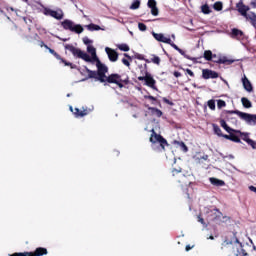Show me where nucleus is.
I'll list each match as a JSON object with an SVG mask.
<instances>
[{"label":"nucleus","mask_w":256,"mask_h":256,"mask_svg":"<svg viewBox=\"0 0 256 256\" xmlns=\"http://www.w3.org/2000/svg\"><path fill=\"white\" fill-rule=\"evenodd\" d=\"M95 61H96V67H97L96 73H98V81H100V83L114 84V85H117L119 89H123L125 85H129V83H131L129 76H126L125 78H123V76L117 73H112L107 76V73H109V67L103 64L99 59Z\"/></svg>","instance_id":"nucleus-1"},{"label":"nucleus","mask_w":256,"mask_h":256,"mask_svg":"<svg viewBox=\"0 0 256 256\" xmlns=\"http://www.w3.org/2000/svg\"><path fill=\"white\" fill-rule=\"evenodd\" d=\"M150 133L149 141L152 143V147H155L156 143H159L160 147L158 149H160V151H165V147H169L167 139H165L161 134H157L155 129H151Z\"/></svg>","instance_id":"nucleus-2"},{"label":"nucleus","mask_w":256,"mask_h":256,"mask_svg":"<svg viewBox=\"0 0 256 256\" xmlns=\"http://www.w3.org/2000/svg\"><path fill=\"white\" fill-rule=\"evenodd\" d=\"M65 49H67V51H70V53H72L74 57H77L78 59H82L83 61H86V63H91V61H93V59H91V56H89L87 52H83L81 49L76 48L71 44H66Z\"/></svg>","instance_id":"nucleus-3"},{"label":"nucleus","mask_w":256,"mask_h":256,"mask_svg":"<svg viewBox=\"0 0 256 256\" xmlns=\"http://www.w3.org/2000/svg\"><path fill=\"white\" fill-rule=\"evenodd\" d=\"M171 177H173V179L176 183H180L181 187L188 186L190 183L187 176H185V174H183V169L181 167L173 168L171 170Z\"/></svg>","instance_id":"nucleus-4"},{"label":"nucleus","mask_w":256,"mask_h":256,"mask_svg":"<svg viewBox=\"0 0 256 256\" xmlns=\"http://www.w3.org/2000/svg\"><path fill=\"white\" fill-rule=\"evenodd\" d=\"M61 26L65 31H71L72 33H77L78 35H81L83 33L84 29L81 24H75L73 21L69 19H65L61 22Z\"/></svg>","instance_id":"nucleus-5"},{"label":"nucleus","mask_w":256,"mask_h":256,"mask_svg":"<svg viewBox=\"0 0 256 256\" xmlns=\"http://www.w3.org/2000/svg\"><path fill=\"white\" fill-rule=\"evenodd\" d=\"M49 251H47V248L38 247L35 249V251H25V252H15L13 254H10V256H43L47 255Z\"/></svg>","instance_id":"nucleus-6"},{"label":"nucleus","mask_w":256,"mask_h":256,"mask_svg":"<svg viewBox=\"0 0 256 256\" xmlns=\"http://www.w3.org/2000/svg\"><path fill=\"white\" fill-rule=\"evenodd\" d=\"M145 76H139L138 81H145V85L147 87H150V89H153L154 91H158L157 89V81L153 79V75L149 73L147 70H145Z\"/></svg>","instance_id":"nucleus-7"},{"label":"nucleus","mask_w":256,"mask_h":256,"mask_svg":"<svg viewBox=\"0 0 256 256\" xmlns=\"http://www.w3.org/2000/svg\"><path fill=\"white\" fill-rule=\"evenodd\" d=\"M227 113H229L230 115H239V117L243 119V121H246L248 125H253V121L255 120V117H256V114H249V113L241 112L239 110H230V111H227Z\"/></svg>","instance_id":"nucleus-8"},{"label":"nucleus","mask_w":256,"mask_h":256,"mask_svg":"<svg viewBox=\"0 0 256 256\" xmlns=\"http://www.w3.org/2000/svg\"><path fill=\"white\" fill-rule=\"evenodd\" d=\"M234 133L241 137L242 141H245L252 149H256V142L249 138V133L241 132V130H235Z\"/></svg>","instance_id":"nucleus-9"},{"label":"nucleus","mask_w":256,"mask_h":256,"mask_svg":"<svg viewBox=\"0 0 256 256\" xmlns=\"http://www.w3.org/2000/svg\"><path fill=\"white\" fill-rule=\"evenodd\" d=\"M70 111L73 113V115L76 117V118H79V117H85L87 115H89V113H91V109L90 108H85V107H82V110H79V108H75L73 110V106H70Z\"/></svg>","instance_id":"nucleus-10"},{"label":"nucleus","mask_w":256,"mask_h":256,"mask_svg":"<svg viewBox=\"0 0 256 256\" xmlns=\"http://www.w3.org/2000/svg\"><path fill=\"white\" fill-rule=\"evenodd\" d=\"M236 8L238 13H240V15L242 17H244L245 19L248 17L249 13H247L251 8L247 5H245L243 3V0H240L237 4H236Z\"/></svg>","instance_id":"nucleus-11"},{"label":"nucleus","mask_w":256,"mask_h":256,"mask_svg":"<svg viewBox=\"0 0 256 256\" xmlns=\"http://www.w3.org/2000/svg\"><path fill=\"white\" fill-rule=\"evenodd\" d=\"M51 55H54L58 61H61L66 67H70L71 69H75V65L71 62H67V60L63 59L59 53H56L53 49L50 47L46 48Z\"/></svg>","instance_id":"nucleus-12"},{"label":"nucleus","mask_w":256,"mask_h":256,"mask_svg":"<svg viewBox=\"0 0 256 256\" xmlns=\"http://www.w3.org/2000/svg\"><path fill=\"white\" fill-rule=\"evenodd\" d=\"M202 78L203 79H218L219 73H217L211 69H203L202 70Z\"/></svg>","instance_id":"nucleus-13"},{"label":"nucleus","mask_w":256,"mask_h":256,"mask_svg":"<svg viewBox=\"0 0 256 256\" xmlns=\"http://www.w3.org/2000/svg\"><path fill=\"white\" fill-rule=\"evenodd\" d=\"M105 51L108 55L109 61H111L112 63H115L116 61H118L119 53H117V51H115L114 49L109 48V47H106Z\"/></svg>","instance_id":"nucleus-14"},{"label":"nucleus","mask_w":256,"mask_h":256,"mask_svg":"<svg viewBox=\"0 0 256 256\" xmlns=\"http://www.w3.org/2000/svg\"><path fill=\"white\" fill-rule=\"evenodd\" d=\"M217 219H221V211H219V209H213L208 212L207 220L209 222L217 221Z\"/></svg>","instance_id":"nucleus-15"},{"label":"nucleus","mask_w":256,"mask_h":256,"mask_svg":"<svg viewBox=\"0 0 256 256\" xmlns=\"http://www.w3.org/2000/svg\"><path fill=\"white\" fill-rule=\"evenodd\" d=\"M154 39H156V41H159V43H171V38H167L165 37V35H163V33H152Z\"/></svg>","instance_id":"nucleus-16"},{"label":"nucleus","mask_w":256,"mask_h":256,"mask_svg":"<svg viewBox=\"0 0 256 256\" xmlns=\"http://www.w3.org/2000/svg\"><path fill=\"white\" fill-rule=\"evenodd\" d=\"M214 63H218V65H233L235 63V60L228 59L227 57H220L217 58V60H213Z\"/></svg>","instance_id":"nucleus-17"},{"label":"nucleus","mask_w":256,"mask_h":256,"mask_svg":"<svg viewBox=\"0 0 256 256\" xmlns=\"http://www.w3.org/2000/svg\"><path fill=\"white\" fill-rule=\"evenodd\" d=\"M229 135H224V139H228V141H233V143H241V138L235 132H228Z\"/></svg>","instance_id":"nucleus-18"},{"label":"nucleus","mask_w":256,"mask_h":256,"mask_svg":"<svg viewBox=\"0 0 256 256\" xmlns=\"http://www.w3.org/2000/svg\"><path fill=\"white\" fill-rule=\"evenodd\" d=\"M242 84H243L245 91H248V93H251V91H253V85L251 84V81H249L247 76H244L242 78Z\"/></svg>","instance_id":"nucleus-19"},{"label":"nucleus","mask_w":256,"mask_h":256,"mask_svg":"<svg viewBox=\"0 0 256 256\" xmlns=\"http://www.w3.org/2000/svg\"><path fill=\"white\" fill-rule=\"evenodd\" d=\"M148 111H150V115L152 117H163V111L159 110L158 108L155 107H148Z\"/></svg>","instance_id":"nucleus-20"},{"label":"nucleus","mask_w":256,"mask_h":256,"mask_svg":"<svg viewBox=\"0 0 256 256\" xmlns=\"http://www.w3.org/2000/svg\"><path fill=\"white\" fill-rule=\"evenodd\" d=\"M243 31L237 29V28H233L232 32H231V36L233 39H243Z\"/></svg>","instance_id":"nucleus-21"},{"label":"nucleus","mask_w":256,"mask_h":256,"mask_svg":"<svg viewBox=\"0 0 256 256\" xmlns=\"http://www.w3.org/2000/svg\"><path fill=\"white\" fill-rule=\"evenodd\" d=\"M204 59L206 61H213V59H217V54H213L211 50L204 51Z\"/></svg>","instance_id":"nucleus-22"},{"label":"nucleus","mask_w":256,"mask_h":256,"mask_svg":"<svg viewBox=\"0 0 256 256\" xmlns=\"http://www.w3.org/2000/svg\"><path fill=\"white\" fill-rule=\"evenodd\" d=\"M86 73H88V79H96L97 81H99V74L97 73V71L86 68Z\"/></svg>","instance_id":"nucleus-23"},{"label":"nucleus","mask_w":256,"mask_h":256,"mask_svg":"<svg viewBox=\"0 0 256 256\" xmlns=\"http://www.w3.org/2000/svg\"><path fill=\"white\" fill-rule=\"evenodd\" d=\"M87 51L90 53V55H92V59L93 61H96L97 59H99L97 57V50L95 49V47L88 45L87 46Z\"/></svg>","instance_id":"nucleus-24"},{"label":"nucleus","mask_w":256,"mask_h":256,"mask_svg":"<svg viewBox=\"0 0 256 256\" xmlns=\"http://www.w3.org/2000/svg\"><path fill=\"white\" fill-rule=\"evenodd\" d=\"M209 181L212 185H215V187H223V185H225V181L219 180L217 178L212 177L209 179Z\"/></svg>","instance_id":"nucleus-25"},{"label":"nucleus","mask_w":256,"mask_h":256,"mask_svg":"<svg viewBox=\"0 0 256 256\" xmlns=\"http://www.w3.org/2000/svg\"><path fill=\"white\" fill-rule=\"evenodd\" d=\"M50 17H53L54 19L61 21V19H63L64 17V14H63V11L58 12V11L52 10V14L50 15Z\"/></svg>","instance_id":"nucleus-26"},{"label":"nucleus","mask_w":256,"mask_h":256,"mask_svg":"<svg viewBox=\"0 0 256 256\" xmlns=\"http://www.w3.org/2000/svg\"><path fill=\"white\" fill-rule=\"evenodd\" d=\"M220 125H221V127L223 128V129H225L226 131H227V133H231V132H233V133H235V129H233V128H231V127H229L228 125H227V122L225 121V120H220Z\"/></svg>","instance_id":"nucleus-27"},{"label":"nucleus","mask_w":256,"mask_h":256,"mask_svg":"<svg viewBox=\"0 0 256 256\" xmlns=\"http://www.w3.org/2000/svg\"><path fill=\"white\" fill-rule=\"evenodd\" d=\"M246 21H250L251 25H253V27H256V14L254 12H250L248 17L246 18Z\"/></svg>","instance_id":"nucleus-28"},{"label":"nucleus","mask_w":256,"mask_h":256,"mask_svg":"<svg viewBox=\"0 0 256 256\" xmlns=\"http://www.w3.org/2000/svg\"><path fill=\"white\" fill-rule=\"evenodd\" d=\"M213 129H214V133L216 135H218V137L225 138V135H227V134H223V131L221 130V128L217 124L213 125Z\"/></svg>","instance_id":"nucleus-29"},{"label":"nucleus","mask_w":256,"mask_h":256,"mask_svg":"<svg viewBox=\"0 0 256 256\" xmlns=\"http://www.w3.org/2000/svg\"><path fill=\"white\" fill-rule=\"evenodd\" d=\"M174 145H178V147H180V149L182 151H184V153H187V151H189V148L187 147L185 142H179V141L175 140Z\"/></svg>","instance_id":"nucleus-30"},{"label":"nucleus","mask_w":256,"mask_h":256,"mask_svg":"<svg viewBox=\"0 0 256 256\" xmlns=\"http://www.w3.org/2000/svg\"><path fill=\"white\" fill-rule=\"evenodd\" d=\"M241 103H242L243 107H245V109H251V107L253 106L251 104V101L245 97L241 98Z\"/></svg>","instance_id":"nucleus-31"},{"label":"nucleus","mask_w":256,"mask_h":256,"mask_svg":"<svg viewBox=\"0 0 256 256\" xmlns=\"http://www.w3.org/2000/svg\"><path fill=\"white\" fill-rule=\"evenodd\" d=\"M201 11L204 13V15H209V13H211V8L208 4H204L201 6Z\"/></svg>","instance_id":"nucleus-32"},{"label":"nucleus","mask_w":256,"mask_h":256,"mask_svg":"<svg viewBox=\"0 0 256 256\" xmlns=\"http://www.w3.org/2000/svg\"><path fill=\"white\" fill-rule=\"evenodd\" d=\"M87 28L89 29V31H101V26L97 24H89Z\"/></svg>","instance_id":"nucleus-33"},{"label":"nucleus","mask_w":256,"mask_h":256,"mask_svg":"<svg viewBox=\"0 0 256 256\" xmlns=\"http://www.w3.org/2000/svg\"><path fill=\"white\" fill-rule=\"evenodd\" d=\"M139 7H141V1L134 0L130 6V9L135 10V9H139Z\"/></svg>","instance_id":"nucleus-34"},{"label":"nucleus","mask_w":256,"mask_h":256,"mask_svg":"<svg viewBox=\"0 0 256 256\" xmlns=\"http://www.w3.org/2000/svg\"><path fill=\"white\" fill-rule=\"evenodd\" d=\"M214 10L215 11H223V2H215Z\"/></svg>","instance_id":"nucleus-35"},{"label":"nucleus","mask_w":256,"mask_h":256,"mask_svg":"<svg viewBox=\"0 0 256 256\" xmlns=\"http://www.w3.org/2000/svg\"><path fill=\"white\" fill-rule=\"evenodd\" d=\"M42 13H43V15L51 17L53 10L51 8L44 7L42 10Z\"/></svg>","instance_id":"nucleus-36"},{"label":"nucleus","mask_w":256,"mask_h":256,"mask_svg":"<svg viewBox=\"0 0 256 256\" xmlns=\"http://www.w3.org/2000/svg\"><path fill=\"white\" fill-rule=\"evenodd\" d=\"M151 62L155 65H161V58H159V56L153 55V57L151 58Z\"/></svg>","instance_id":"nucleus-37"},{"label":"nucleus","mask_w":256,"mask_h":256,"mask_svg":"<svg viewBox=\"0 0 256 256\" xmlns=\"http://www.w3.org/2000/svg\"><path fill=\"white\" fill-rule=\"evenodd\" d=\"M118 49L120 50V51H125V52H127V51H129V45H127V44H119L118 45Z\"/></svg>","instance_id":"nucleus-38"},{"label":"nucleus","mask_w":256,"mask_h":256,"mask_svg":"<svg viewBox=\"0 0 256 256\" xmlns=\"http://www.w3.org/2000/svg\"><path fill=\"white\" fill-rule=\"evenodd\" d=\"M217 107L218 109H223V107H227V103L224 100H218Z\"/></svg>","instance_id":"nucleus-39"},{"label":"nucleus","mask_w":256,"mask_h":256,"mask_svg":"<svg viewBox=\"0 0 256 256\" xmlns=\"http://www.w3.org/2000/svg\"><path fill=\"white\" fill-rule=\"evenodd\" d=\"M207 104H208V107H209V109H211V111H215V100H209L208 102H207Z\"/></svg>","instance_id":"nucleus-40"},{"label":"nucleus","mask_w":256,"mask_h":256,"mask_svg":"<svg viewBox=\"0 0 256 256\" xmlns=\"http://www.w3.org/2000/svg\"><path fill=\"white\" fill-rule=\"evenodd\" d=\"M151 15H153L154 17H157V15H159V8H157V6L151 8Z\"/></svg>","instance_id":"nucleus-41"},{"label":"nucleus","mask_w":256,"mask_h":256,"mask_svg":"<svg viewBox=\"0 0 256 256\" xmlns=\"http://www.w3.org/2000/svg\"><path fill=\"white\" fill-rule=\"evenodd\" d=\"M148 7L152 9L153 7H157V1L155 0H148Z\"/></svg>","instance_id":"nucleus-42"},{"label":"nucleus","mask_w":256,"mask_h":256,"mask_svg":"<svg viewBox=\"0 0 256 256\" xmlns=\"http://www.w3.org/2000/svg\"><path fill=\"white\" fill-rule=\"evenodd\" d=\"M163 103H166V105H170L171 107H173V105H175V103H173V101H170L169 99L163 97L162 98Z\"/></svg>","instance_id":"nucleus-43"},{"label":"nucleus","mask_w":256,"mask_h":256,"mask_svg":"<svg viewBox=\"0 0 256 256\" xmlns=\"http://www.w3.org/2000/svg\"><path fill=\"white\" fill-rule=\"evenodd\" d=\"M138 29L140 31H147V25H145L144 23H138Z\"/></svg>","instance_id":"nucleus-44"},{"label":"nucleus","mask_w":256,"mask_h":256,"mask_svg":"<svg viewBox=\"0 0 256 256\" xmlns=\"http://www.w3.org/2000/svg\"><path fill=\"white\" fill-rule=\"evenodd\" d=\"M84 45H91L93 43V40L89 39L88 37L83 38Z\"/></svg>","instance_id":"nucleus-45"},{"label":"nucleus","mask_w":256,"mask_h":256,"mask_svg":"<svg viewBox=\"0 0 256 256\" xmlns=\"http://www.w3.org/2000/svg\"><path fill=\"white\" fill-rule=\"evenodd\" d=\"M167 45L172 46L173 49H175V51H178V50H179V46H177L176 44H174L171 39H170V43H167Z\"/></svg>","instance_id":"nucleus-46"},{"label":"nucleus","mask_w":256,"mask_h":256,"mask_svg":"<svg viewBox=\"0 0 256 256\" xmlns=\"http://www.w3.org/2000/svg\"><path fill=\"white\" fill-rule=\"evenodd\" d=\"M122 63L123 65H125L126 67H131V63L129 62V60H127L126 58L122 59Z\"/></svg>","instance_id":"nucleus-47"},{"label":"nucleus","mask_w":256,"mask_h":256,"mask_svg":"<svg viewBox=\"0 0 256 256\" xmlns=\"http://www.w3.org/2000/svg\"><path fill=\"white\" fill-rule=\"evenodd\" d=\"M144 99H149L150 101H157V98H155V96H151V95H145Z\"/></svg>","instance_id":"nucleus-48"},{"label":"nucleus","mask_w":256,"mask_h":256,"mask_svg":"<svg viewBox=\"0 0 256 256\" xmlns=\"http://www.w3.org/2000/svg\"><path fill=\"white\" fill-rule=\"evenodd\" d=\"M185 71L190 77H195V73H193V70L187 68Z\"/></svg>","instance_id":"nucleus-49"},{"label":"nucleus","mask_w":256,"mask_h":256,"mask_svg":"<svg viewBox=\"0 0 256 256\" xmlns=\"http://www.w3.org/2000/svg\"><path fill=\"white\" fill-rule=\"evenodd\" d=\"M198 221L201 225H205V220L201 216H198Z\"/></svg>","instance_id":"nucleus-50"},{"label":"nucleus","mask_w":256,"mask_h":256,"mask_svg":"<svg viewBox=\"0 0 256 256\" xmlns=\"http://www.w3.org/2000/svg\"><path fill=\"white\" fill-rule=\"evenodd\" d=\"M173 75H174V77L179 78V77H181V72H179V71H174Z\"/></svg>","instance_id":"nucleus-51"},{"label":"nucleus","mask_w":256,"mask_h":256,"mask_svg":"<svg viewBox=\"0 0 256 256\" xmlns=\"http://www.w3.org/2000/svg\"><path fill=\"white\" fill-rule=\"evenodd\" d=\"M40 47H45V49H49V46H47L46 43L43 41L40 42Z\"/></svg>","instance_id":"nucleus-52"},{"label":"nucleus","mask_w":256,"mask_h":256,"mask_svg":"<svg viewBox=\"0 0 256 256\" xmlns=\"http://www.w3.org/2000/svg\"><path fill=\"white\" fill-rule=\"evenodd\" d=\"M250 5H251L254 9H256V0H253V1L250 3Z\"/></svg>","instance_id":"nucleus-53"},{"label":"nucleus","mask_w":256,"mask_h":256,"mask_svg":"<svg viewBox=\"0 0 256 256\" xmlns=\"http://www.w3.org/2000/svg\"><path fill=\"white\" fill-rule=\"evenodd\" d=\"M178 53H180V55H185V51H183V49H181V48H178Z\"/></svg>","instance_id":"nucleus-54"},{"label":"nucleus","mask_w":256,"mask_h":256,"mask_svg":"<svg viewBox=\"0 0 256 256\" xmlns=\"http://www.w3.org/2000/svg\"><path fill=\"white\" fill-rule=\"evenodd\" d=\"M249 189H250V191H253L254 193H256V187L255 186H250Z\"/></svg>","instance_id":"nucleus-55"},{"label":"nucleus","mask_w":256,"mask_h":256,"mask_svg":"<svg viewBox=\"0 0 256 256\" xmlns=\"http://www.w3.org/2000/svg\"><path fill=\"white\" fill-rule=\"evenodd\" d=\"M191 249H193V247H191L190 245L186 246V251H191Z\"/></svg>","instance_id":"nucleus-56"},{"label":"nucleus","mask_w":256,"mask_h":256,"mask_svg":"<svg viewBox=\"0 0 256 256\" xmlns=\"http://www.w3.org/2000/svg\"><path fill=\"white\" fill-rule=\"evenodd\" d=\"M124 57H127V59H129V61H131V56H129V54H124Z\"/></svg>","instance_id":"nucleus-57"},{"label":"nucleus","mask_w":256,"mask_h":256,"mask_svg":"<svg viewBox=\"0 0 256 256\" xmlns=\"http://www.w3.org/2000/svg\"><path fill=\"white\" fill-rule=\"evenodd\" d=\"M7 11H15V9L13 7H9L7 8Z\"/></svg>","instance_id":"nucleus-58"},{"label":"nucleus","mask_w":256,"mask_h":256,"mask_svg":"<svg viewBox=\"0 0 256 256\" xmlns=\"http://www.w3.org/2000/svg\"><path fill=\"white\" fill-rule=\"evenodd\" d=\"M193 63H197V58H190Z\"/></svg>","instance_id":"nucleus-59"},{"label":"nucleus","mask_w":256,"mask_h":256,"mask_svg":"<svg viewBox=\"0 0 256 256\" xmlns=\"http://www.w3.org/2000/svg\"><path fill=\"white\" fill-rule=\"evenodd\" d=\"M252 125H256V116L254 117V120L252 122Z\"/></svg>","instance_id":"nucleus-60"},{"label":"nucleus","mask_w":256,"mask_h":256,"mask_svg":"<svg viewBox=\"0 0 256 256\" xmlns=\"http://www.w3.org/2000/svg\"><path fill=\"white\" fill-rule=\"evenodd\" d=\"M235 243H239V239L235 238Z\"/></svg>","instance_id":"nucleus-61"},{"label":"nucleus","mask_w":256,"mask_h":256,"mask_svg":"<svg viewBox=\"0 0 256 256\" xmlns=\"http://www.w3.org/2000/svg\"><path fill=\"white\" fill-rule=\"evenodd\" d=\"M24 3H29V0H22Z\"/></svg>","instance_id":"nucleus-62"},{"label":"nucleus","mask_w":256,"mask_h":256,"mask_svg":"<svg viewBox=\"0 0 256 256\" xmlns=\"http://www.w3.org/2000/svg\"><path fill=\"white\" fill-rule=\"evenodd\" d=\"M210 239H212V240H213V239H214V237H213V236H210Z\"/></svg>","instance_id":"nucleus-63"},{"label":"nucleus","mask_w":256,"mask_h":256,"mask_svg":"<svg viewBox=\"0 0 256 256\" xmlns=\"http://www.w3.org/2000/svg\"><path fill=\"white\" fill-rule=\"evenodd\" d=\"M244 256H247V253H244Z\"/></svg>","instance_id":"nucleus-64"}]
</instances>
